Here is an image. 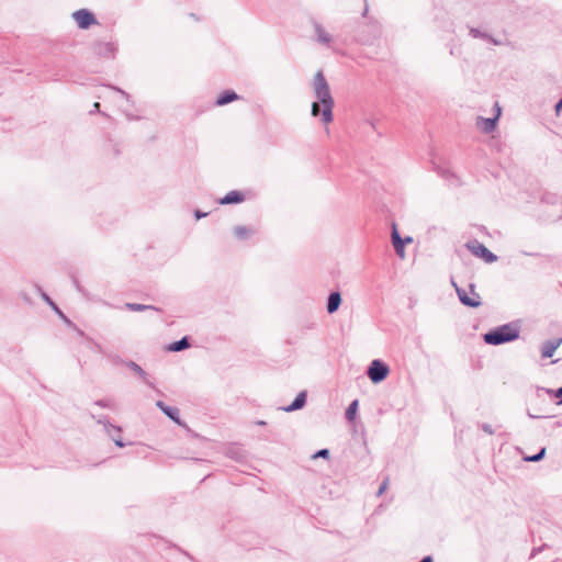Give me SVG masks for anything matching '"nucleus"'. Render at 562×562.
<instances>
[{"instance_id": "f257e3e1", "label": "nucleus", "mask_w": 562, "mask_h": 562, "mask_svg": "<svg viewBox=\"0 0 562 562\" xmlns=\"http://www.w3.org/2000/svg\"><path fill=\"white\" fill-rule=\"evenodd\" d=\"M313 87L316 98L323 105L321 112L322 121L325 124H329L333 121L334 99L330 94L329 86L321 71L315 75Z\"/></svg>"}, {"instance_id": "f03ea898", "label": "nucleus", "mask_w": 562, "mask_h": 562, "mask_svg": "<svg viewBox=\"0 0 562 562\" xmlns=\"http://www.w3.org/2000/svg\"><path fill=\"white\" fill-rule=\"evenodd\" d=\"M519 337V329L517 326L512 324L502 325L483 336L484 341L487 345H502L505 342L513 341Z\"/></svg>"}, {"instance_id": "7ed1b4c3", "label": "nucleus", "mask_w": 562, "mask_h": 562, "mask_svg": "<svg viewBox=\"0 0 562 562\" xmlns=\"http://www.w3.org/2000/svg\"><path fill=\"white\" fill-rule=\"evenodd\" d=\"M452 285L456 288V291L458 293L459 300L463 305L470 306V307H479L481 305V297L480 295L474 291V285L470 284L469 291L465 289H461L457 285V283L452 280Z\"/></svg>"}, {"instance_id": "20e7f679", "label": "nucleus", "mask_w": 562, "mask_h": 562, "mask_svg": "<svg viewBox=\"0 0 562 562\" xmlns=\"http://www.w3.org/2000/svg\"><path fill=\"white\" fill-rule=\"evenodd\" d=\"M389 372V367L385 363H383L381 360H373L368 369L367 374L373 383H379L387 376Z\"/></svg>"}, {"instance_id": "39448f33", "label": "nucleus", "mask_w": 562, "mask_h": 562, "mask_svg": "<svg viewBox=\"0 0 562 562\" xmlns=\"http://www.w3.org/2000/svg\"><path fill=\"white\" fill-rule=\"evenodd\" d=\"M72 18L77 25L83 30L97 23L94 15L86 9L74 12Z\"/></svg>"}, {"instance_id": "423d86ee", "label": "nucleus", "mask_w": 562, "mask_h": 562, "mask_svg": "<svg viewBox=\"0 0 562 562\" xmlns=\"http://www.w3.org/2000/svg\"><path fill=\"white\" fill-rule=\"evenodd\" d=\"M495 111H496V114L493 119H484V117H480L477 120V126L485 133H491L492 131H494V128L496 127V121L498 120L499 115H501V108L498 106V104L496 103L495 104Z\"/></svg>"}, {"instance_id": "0eeeda50", "label": "nucleus", "mask_w": 562, "mask_h": 562, "mask_svg": "<svg viewBox=\"0 0 562 562\" xmlns=\"http://www.w3.org/2000/svg\"><path fill=\"white\" fill-rule=\"evenodd\" d=\"M98 423L103 424L105 431L112 438V440L114 441V443L117 447H120V448L124 447V443L122 442V439L120 436V434H121L120 427H116V426L110 424L108 420H103V419H99Z\"/></svg>"}, {"instance_id": "6e6552de", "label": "nucleus", "mask_w": 562, "mask_h": 562, "mask_svg": "<svg viewBox=\"0 0 562 562\" xmlns=\"http://www.w3.org/2000/svg\"><path fill=\"white\" fill-rule=\"evenodd\" d=\"M472 256H474L475 258H481L483 259L485 262H494L497 257L491 252L488 250V248H467Z\"/></svg>"}, {"instance_id": "1a4fd4ad", "label": "nucleus", "mask_w": 562, "mask_h": 562, "mask_svg": "<svg viewBox=\"0 0 562 562\" xmlns=\"http://www.w3.org/2000/svg\"><path fill=\"white\" fill-rule=\"evenodd\" d=\"M245 194L241 191H229L225 196L220 200L221 204H239L245 201Z\"/></svg>"}, {"instance_id": "9d476101", "label": "nucleus", "mask_w": 562, "mask_h": 562, "mask_svg": "<svg viewBox=\"0 0 562 562\" xmlns=\"http://www.w3.org/2000/svg\"><path fill=\"white\" fill-rule=\"evenodd\" d=\"M561 344L562 338L546 341L541 347L542 357L551 358Z\"/></svg>"}, {"instance_id": "9b49d317", "label": "nucleus", "mask_w": 562, "mask_h": 562, "mask_svg": "<svg viewBox=\"0 0 562 562\" xmlns=\"http://www.w3.org/2000/svg\"><path fill=\"white\" fill-rule=\"evenodd\" d=\"M341 304V295L339 292H331L328 296L327 312L333 314L338 311Z\"/></svg>"}, {"instance_id": "f8f14e48", "label": "nucleus", "mask_w": 562, "mask_h": 562, "mask_svg": "<svg viewBox=\"0 0 562 562\" xmlns=\"http://www.w3.org/2000/svg\"><path fill=\"white\" fill-rule=\"evenodd\" d=\"M170 419L176 423H180L179 420V409L176 407L167 406L164 402L158 401L156 404Z\"/></svg>"}, {"instance_id": "ddd939ff", "label": "nucleus", "mask_w": 562, "mask_h": 562, "mask_svg": "<svg viewBox=\"0 0 562 562\" xmlns=\"http://www.w3.org/2000/svg\"><path fill=\"white\" fill-rule=\"evenodd\" d=\"M305 402H306V392L302 391L296 395L295 400L292 402L291 405H289L288 407H284V411L285 412L297 411L305 405Z\"/></svg>"}, {"instance_id": "4468645a", "label": "nucleus", "mask_w": 562, "mask_h": 562, "mask_svg": "<svg viewBox=\"0 0 562 562\" xmlns=\"http://www.w3.org/2000/svg\"><path fill=\"white\" fill-rule=\"evenodd\" d=\"M239 97L234 91H224L218 95V98L215 101V104L218 106H223L229 102H233L235 100H238Z\"/></svg>"}, {"instance_id": "2eb2a0df", "label": "nucleus", "mask_w": 562, "mask_h": 562, "mask_svg": "<svg viewBox=\"0 0 562 562\" xmlns=\"http://www.w3.org/2000/svg\"><path fill=\"white\" fill-rule=\"evenodd\" d=\"M392 240H393V246L394 247H397V246H404L406 244H411L413 243V238L412 237H406L405 239H402L400 237V234L395 227V225H393V231H392Z\"/></svg>"}, {"instance_id": "dca6fc26", "label": "nucleus", "mask_w": 562, "mask_h": 562, "mask_svg": "<svg viewBox=\"0 0 562 562\" xmlns=\"http://www.w3.org/2000/svg\"><path fill=\"white\" fill-rule=\"evenodd\" d=\"M315 32L317 34V40L319 43L329 44L331 41L330 34L321 25L315 26Z\"/></svg>"}, {"instance_id": "f3484780", "label": "nucleus", "mask_w": 562, "mask_h": 562, "mask_svg": "<svg viewBox=\"0 0 562 562\" xmlns=\"http://www.w3.org/2000/svg\"><path fill=\"white\" fill-rule=\"evenodd\" d=\"M234 234L240 239L246 240L250 235L254 234V229L246 226H237L234 229Z\"/></svg>"}, {"instance_id": "a211bd4d", "label": "nucleus", "mask_w": 562, "mask_h": 562, "mask_svg": "<svg viewBox=\"0 0 562 562\" xmlns=\"http://www.w3.org/2000/svg\"><path fill=\"white\" fill-rule=\"evenodd\" d=\"M190 346L187 337L181 338L178 341H175L169 346V350L171 351H181Z\"/></svg>"}, {"instance_id": "6ab92c4d", "label": "nucleus", "mask_w": 562, "mask_h": 562, "mask_svg": "<svg viewBox=\"0 0 562 562\" xmlns=\"http://www.w3.org/2000/svg\"><path fill=\"white\" fill-rule=\"evenodd\" d=\"M127 367L138 374L147 384L151 385L147 380L146 372L136 362L130 361L127 362Z\"/></svg>"}, {"instance_id": "aec40b11", "label": "nucleus", "mask_w": 562, "mask_h": 562, "mask_svg": "<svg viewBox=\"0 0 562 562\" xmlns=\"http://www.w3.org/2000/svg\"><path fill=\"white\" fill-rule=\"evenodd\" d=\"M125 308L133 311V312H143L146 310H155L151 305H145V304H138V303H126Z\"/></svg>"}, {"instance_id": "412c9836", "label": "nucleus", "mask_w": 562, "mask_h": 562, "mask_svg": "<svg viewBox=\"0 0 562 562\" xmlns=\"http://www.w3.org/2000/svg\"><path fill=\"white\" fill-rule=\"evenodd\" d=\"M357 409H358V401L355 400L353 402L350 403V405L346 409V418L348 420H353L355 416H356V413H357Z\"/></svg>"}, {"instance_id": "4be33fe9", "label": "nucleus", "mask_w": 562, "mask_h": 562, "mask_svg": "<svg viewBox=\"0 0 562 562\" xmlns=\"http://www.w3.org/2000/svg\"><path fill=\"white\" fill-rule=\"evenodd\" d=\"M37 291L40 292L42 299L49 305L52 306V308L57 312L59 315H61V312L59 311V308L56 306V304L50 300V297L41 289V288H37Z\"/></svg>"}, {"instance_id": "5701e85b", "label": "nucleus", "mask_w": 562, "mask_h": 562, "mask_svg": "<svg viewBox=\"0 0 562 562\" xmlns=\"http://www.w3.org/2000/svg\"><path fill=\"white\" fill-rule=\"evenodd\" d=\"M329 457V450L328 449H321L315 454H313V459L316 458H328Z\"/></svg>"}, {"instance_id": "b1692460", "label": "nucleus", "mask_w": 562, "mask_h": 562, "mask_svg": "<svg viewBox=\"0 0 562 562\" xmlns=\"http://www.w3.org/2000/svg\"><path fill=\"white\" fill-rule=\"evenodd\" d=\"M544 452H546V449H541L539 453H537L530 458H527V460L532 461V462L539 461L544 456Z\"/></svg>"}, {"instance_id": "393cba45", "label": "nucleus", "mask_w": 562, "mask_h": 562, "mask_svg": "<svg viewBox=\"0 0 562 562\" xmlns=\"http://www.w3.org/2000/svg\"><path fill=\"white\" fill-rule=\"evenodd\" d=\"M387 484H389L387 479L382 482V484L380 485L379 491H378V496H381L385 492V490L387 488Z\"/></svg>"}, {"instance_id": "a878e982", "label": "nucleus", "mask_w": 562, "mask_h": 562, "mask_svg": "<svg viewBox=\"0 0 562 562\" xmlns=\"http://www.w3.org/2000/svg\"><path fill=\"white\" fill-rule=\"evenodd\" d=\"M405 250H406V248H395L396 255L402 260H404L406 258Z\"/></svg>"}, {"instance_id": "bb28decb", "label": "nucleus", "mask_w": 562, "mask_h": 562, "mask_svg": "<svg viewBox=\"0 0 562 562\" xmlns=\"http://www.w3.org/2000/svg\"><path fill=\"white\" fill-rule=\"evenodd\" d=\"M319 111H321V110H319V104H318L317 102H314V103L312 104V115H313V116L318 115V114H319Z\"/></svg>"}, {"instance_id": "cd10ccee", "label": "nucleus", "mask_w": 562, "mask_h": 562, "mask_svg": "<svg viewBox=\"0 0 562 562\" xmlns=\"http://www.w3.org/2000/svg\"><path fill=\"white\" fill-rule=\"evenodd\" d=\"M95 404L101 407H111L110 402L105 400L97 401Z\"/></svg>"}, {"instance_id": "c85d7f7f", "label": "nucleus", "mask_w": 562, "mask_h": 562, "mask_svg": "<svg viewBox=\"0 0 562 562\" xmlns=\"http://www.w3.org/2000/svg\"><path fill=\"white\" fill-rule=\"evenodd\" d=\"M482 429H483L485 432L490 434V435L494 434V431H493V429H492L491 425H488V424H483V425H482Z\"/></svg>"}, {"instance_id": "c756f323", "label": "nucleus", "mask_w": 562, "mask_h": 562, "mask_svg": "<svg viewBox=\"0 0 562 562\" xmlns=\"http://www.w3.org/2000/svg\"><path fill=\"white\" fill-rule=\"evenodd\" d=\"M554 395L560 398L559 404H562V387H560Z\"/></svg>"}, {"instance_id": "7c9ffc66", "label": "nucleus", "mask_w": 562, "mask_h": 562, "mask_svg": "<svg viewBox=\"0 0 562 562\" xmlns=\"http://www.w3.org/2000/svg\"><path fill=\"white\" fill-rule=\"evenodd\" d=\"M561 109H562V99L555 105V113H557V115L560 114Z\"/></svg>"}, {"instance_id": "2f4dec72", "label": "nucleus", "mask_w": 562, "mask_h": 562, "mask_svg": "<svg viewBox=\"0 0 562 562\" xmlns=\"http://www.w3.org/2000/svg\"><path fill=\"white\" fill-rule=\"evenodd\" d=\"M105 48H106L111 54H113V53H114V50H115V48L113 47V45H112V44H105Z\"/></svg>"}, {"instance_id": "473e14b6", "label": "nucleus", "mask_w": 562, "mask_h": 562, "mask_svg": "<svg viewBox=\"0 0 562 562\" xmlns=\"http://www.w3.org/2000/svg\"><path fill=\"white\" fill-rule=\"evenodd\" d=\"M206 216V213H201L200 211L195 212L196 220H200L201 217Z\"/></svg>"}, {"instance_id": "72a5a7b5", "label": "nucleus", "mask_w": 562, "mask_h": 562, "mask_svg": "<svg viewBox=\"0 0 562 562\" xmlns=\"http://www.w3.org/2000/svg\"><path fill=\"white\" fill-rule=\"evenodd\" d=\"M93 108H94L95 110H99V109H100V103H99V102H95V103L93 104Z\"/></svg>"}]
</instances>
